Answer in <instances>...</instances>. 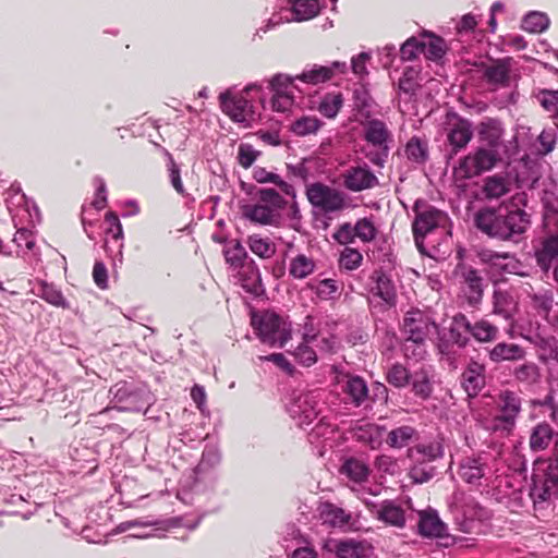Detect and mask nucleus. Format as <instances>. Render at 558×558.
<instances>
[{
	"label": "nucleus",
	"mask_w": 558,
	"mask_h": 558,
	"mask_svg": "<svg viewBox=\"0 0 558 558\" xmlns=\"http://www.w3.org/2000/svg\"><path fill=\"white\" fill-rule=\"evenodd\" d=\"M480 141L486 143L489 148L496 149L501 142L504 129L497 119H485L477 126Z\"/></svg>",
	"instance_id": "nucleus-32"
},
{
	"label": "nucleus",
	"mask_w": 558,
	"mask_h": 558,
	"mask_svg": "<svg viewBox=\"0 0 558 558\" xmlns=\"http://www.w3.org/2000/svg\"><path fill=\"white\" fill-rule=\"evenodd\" d=\"M291 4L292 20L301 22L313 19L319 12L317 0H288Z\"/></svg>",
	"instance_id": "nucleus-44"
},
{
	"label": "nucleus",
	"mask_w": 558,
	"mask_h": 558,
	"mask_svg": "<svg viewBox=\"0 0 558 558\" xmlns=\"http://www.w3.org/2000/svg\"><path fill=\"white\" fill-rule=\"evenodd\" d=\"M371 279L375 283V287L373 288L374 294L387 304L395 305L397 291L391 278L383 270H375L371 276Z\"/></svg>",
	"instance_id": "nucleus-30"
},
{
	"label": "nucleus",
	"mask_w": 558,
	"mask_h": 558,
	"mask_svg": "<svg viewBox=\"0 0 558 558\" xmlns=\"http://www.w3.org/2000/svg\"><path fill=\"white\" fill-rule=\"evenodd\" d=\"M220 461L221 453L219 449L215 446H206L195 471L198 474L207 472L210 469L216 468L220 463Z\"/></svg>",
	"instance_id": "nucleus-57"
},
{
	"label": "nucleus",
	"mask_w": 558,
	"mask_h": 558,
	"mask_svg": "<svg viewBox=\"0 0 558 558\" xmlns=\"http://www.w3.org/2000/svg\"><path fill=\"white\" fill-rule=\"evenodd\" d=\"M338 558H372L374 547L366 539L345 538L335 545Z\"/></svg>",
	"instance_id": "nucleus-20"
},
{
	"label": "nucleus",
	"mask_w": 558,
	"mask_h": 558,
	"mask_svg": "<svg viewBox=\"0 0 558 558\" xmlns=\"http://www.w3.org/2000/svg\"><path fill=\"white\" fill-rule=\"evenodd\" d=\"M544 221L548 231L554 232L557 229V234L543 242L542 248L536 252V260L544 271L554 267V276L558 281V210H548L544 216Z\"/></svg>",
	"instance_id": "nucleus-11"
},
{
	"label": "nucleus",
	"mask_w": 558,
	"mask_h": 558,
	"mask_svg": "<svg viewBox=\"0 0 558 558\" xmlns=\"http://www.w3.org/2000/svg\"><path fill=\"white\" fill-rule=\"evenodd\" d=\"M413 211L415 214L412 225L413 236L417 248L423 252L425 236L436 229H445L447 227L448 216L445 211L421 199L415 202Z\"/></svg>",
	"instance_id": "nucleus-7"
},
{
	"label": "nucleus",
	"mask_w": 558,
	"mask_h": 558,
	"mask_svg": "<svg viewBox=\"0 0 558 558\" xmlns=\"http://www.w3.org/2000/svg\"><path fill=\"white\" fill-rule=\"evenodd\" d=\"M294 77L288 74H275L269 81V89L272 93L271 108L277 112H288L294 105V96L290 90Z\"/></svg>",
	"instance_id": "nucleus-15"
},
{
	"label": "nucleus",
	"mask_w": 558,
	"mask_h": 558,
	"mask_svg": "<svg viewBox=\"0 0 558 558\" xmlns=\"http://www.w3.org/2000/svg\"><path fill=\"white\" fill-rule=\"evenodd\" d=\"M341 473L354 483H364L369 476V466L366 462L357 458L347 459L342 466Z\"/></svg>",
	"instance_id": "nucleus-41"
},
{
	"label": "nucleus",
	"mask_w": 558,
	"mask_h": 558,
	"mask_svg": "<svg viewBox=\"0 0 558 558\" xmlns=\"http://www.w3.org/2000/svg\"><path fill=\"white\" fill-rule=\"evenodd\" d=\"M287 205L286 199L274 189L258 191L256 204L245 205L243 216L252 222L268 226L275 225L280 218V210Z\"/></svg>",
	"instance_id": "nucleus-5"
},
{
	"label": "nucleus",
	"mask_w": 558,
	"mask_h": 558,
	"mask_svg": "<svg viewBox=\"0 0 558 558\" xmlns=\"http://www.w3.org/2000/svg\"><path fill=\"white\" fill-rule=\"evenodd\" d=\"M450 509L461 532L468 534L482 533V523L488 519V511L473 498H466L463 493H454Z\"/></svg>",
	"instance_id": "nucleus-4"
},
{
	"label": "nucleus",
	"mask_w": 558,
	"mask_h": 558,
	"mask_svg": "<svg viewBox=\"0 0 558 558\" xmlns=\"http://www.w3.org/2000/svg\"><path fill=\"white\" fill-rule=\"evenodd\" d=\"M474 225L489 238L519 242L531 220L530 215L520 208L484 207L474 215Z\"/></svg>",
	"instance_id": "nucleus-1"
},
{
	"label": "nucleus",
	"mask_w": 558,
	"mask_h": 558,
	"mask_svg": "<svg viewBox=\"0 0 558 558\" xmlns=\"http://www.w3.org/2000/svg\"><path fill=\"white\" fill-rule=\"evenodd\" d=\"M435 475V468L426 462H412L409 469V477L414 484H423Z\"/></svg>",
	"instance_id": "nucleus-58"
},
{
	"label": "nucleus",
	"mask_w": 558,
	"mask_h": 558,
	"mask_svg": "<svg viewBox=\"0 0 558 558\" xmlns=\"http://www.w3.org/2000/svg\"><path fill=\"white\" fill-rule=\"evenodd\" d=\"M438 325L432 315L418 308L408 311L403 318L402 331L405 335V351L409 352L410 344L417 345L418 351L413 350L412 354L422 357L425 353L424 344L430 335L436 332Z\"/></svg>",
	"instance_id": "nucleus-3"
},
{
	"label": "nucleus",
	"mask_w": 558,
	"mask_h": 558,
	"mask_svg": "<svg viewBox=\"0 0 558 558\" xmlns=\"http://www.w3.org/2000/svg\"><path fill=\"white\" fill-rule=\"evenodd\" d=\"M109 395L111 396L112 401L117 403L112 409H118L119 411H141V407L132 403V400L135 399L136 396L132 392L128 383H117L110 388ZM110 410L111 408H106L104 412H108Z\"/></svg>",
	"instance_id": "nucleus-27"
},
{
	"label": "nucleus",
	"mask_w": 558,
	"mask_h": 558,
	"mask_svg": "<svg viewBox=\"0 0 558 558\" xmlns=\"http://www.w3.org/2000/svg\"><path fill=\"white\" fill-rule=\"evenodd\" d=\"M316 260L304 253H299L289 262V276L295 280H303L313 275L316 270Z\"/></svg>",
	"instance_id": "nucleus-33"
},
{
	"label": "nucleus",
	"mask_w": 558,
	"mask_h": 558,
	"mask_svg": "<svg viewBox=\"0 0 558 558\" xmlns=\"http://www.w3.org/2000/svg\"><path fill=\"white\" fill-rule=\"evenodd\" d=\"M554 429L548 423H539L533 427L530 436V448L533 451L545 450L553 440Z\"/></svg>",
	"instance_id": "nucleus-43"
},
{
	"label": "nucleus",
	"mask_w": 558,
	"mask_h": 558,
	"mask_svg": "<svg viewBox=\"0 0 558 558\" xmlns=\"http://www.w3.org/2000/svg\"><path fill=\"white\" fill-rule=\"evenodd\" d=\"M518 312V302L511 292L496 289L493 293V314L512 320Z\"/></svg>",
	"instance_id": "nucleus-26"
},
{
	"label": "nucleus",
	"mask_w": 558,
	"mask_h": 558,
	"mask_svg": "<svg viewBox=\"0 0 558 558\" xmlns=\"http://www.w3.org/2000/svg\"><path fill=\"white\" fill-rule=\"evenodd\" d=\"M342 106L343 97L341 93H328L318 101L317 111L325 118L333 119Z\"/></svg>",
	"instance_id": "nucleus-48"
},
{
	"label": "nucleus",
	"mask_w": 558,
	"mask_h": 558,
	"mask_svg": "<svg viewBox=\"0 0 558 558\" xmlns=\"http://www.w3.org/2000/svg\"><path fill=\"white\" fill-rule=\"evenodd\" d=\"M386 432L384 426L377 424H366L356 430L357 440L368 445L372 449L379 448L383 442V436Z\"/></svg>",
	"instance_id": "nucleus-46"
},
{
	"label": "nucleus",
	"mask_w": 558,
	"mask_h": 558,
	"mask_svg": "<svg viewBox=\"0 0 558 558\" xmlns=\"http://www.w3.org/2000/svg\"><path fill=\"white\" fill-rule=\"evenodd\" d=\"M5 204L7 208L12 215V218L15 219L16 216H20V211H25L29 214V202L26 198L25 194L22 192L21 186L17 184H12L9 190L5 192Z\"/></svg>",
	"instance_id": "nucleus-38"
},
{
	"label": "nucleus",
	"mask_w": 558,
	"mask_h": 558,
	"mask_svg": "<svg viewBox=\"0 0 558 558\" xmlns=\"http://www.w3.org/2000/svg\"><path fill=\"white\" fill-rule=\"evenodd\" d=\"M363 156L374 166L383 168L388 160L393 135L387 124L379 119L367 120L363 124Z\"/></svg>",
	"instance_id": "nucleus-2"
},
{
	"label": "nucleus",
	"mask_w": 558,
	"mask_h": 558,
	"mask_svg": "<svg viewBox=\"0 0 558 558\" xmlns=\"http://www.w3.org/2000/svg\"><path fill=\"white\" fill-rule=\"evenodd\" d=\"M471 322L468 317L458 313L452 317L449 327L450 341L459 348H465L470 342Z\"/></svg>",
	"instance_id": "nucleus-31"
},
{
	"label": "nucleus",
	"mask_w": 558,
	"mask_h": 558,
	"mask_svg": "<svg viewBox=\"0 0 558 558\" xmlns=\"http://www.w3.org/2000/svg\"><path fill=\"white\" fill-rule=\"evenodd\" d=\"M253 178L258 183H274L275 185L279 186L281 192H283L286 195L292 197L295 196L293 185L281 180L278 174L268 171L264 167H255L253 170Z\"/></svg>",
	"instance_id": "nucleus-45"
},
{
	"label": "nucleus",
	"mask_w": 558,
	"mask_h": 558,
	"mask_svg": "<svg viewBox=\"0 0 558 558\" xmlns=\"http://www.w3.org/2000/svg\"><path fill=\"white\" fill-rule=\"evenodd\" d=\"M499 156L496 149L480 147L460 160L457 172L465 179H470L493 169Z\"/></svg>",
	"instance_id": "nucleus-13"
},
{
	"label": "nucleus",
	"mask_w": 558,
	"mask_h": 558,
	"mask_svg": "<svg viewBox=\"0 0 558 558\" xmlns=\"http://www.w3.org/2000/svg\"><path fill=\"white\" fill-rule=\"evenodd\" d=\"M318 397L312 391L293 393L287 410L290 416L300 426L311 425L320 413Z\"/></svg>",
	"instance_id": "nucleus-12"
},
{
	"label": "nucleus",
	"mask_w": 558,
	"mask_h": 558,
	"mask_svg": "<svg viewBox=\"0 0 558 558\" xmlns=\"http://www.w3.org/2000/svg\"><path fill=\"white\" fill-rule=\"evenodd\" d=\"M511 59H500L488 65L484 71L486 81L492 85L506 86L509 83Z\"/></svg>",
	"instance_id": "nucleus-36"
},
{
	"label": "nucleus",
	"mask_w": 558,
	"mask_h": 558,
	"mask_svg": "<svg viewBox=\"0 0 558 558\" xmlns=\"http://www.w3.org/2000/svg\"><path fill=\"white\" fill-rule=\"evenodd\" d=\"M293 77L294 81L300 80L304 83L316 85L332 77V68L315 64L310 69H305L300 75Z\"/></svg>",
	"instance_id": "nucleus-49"
},
{
	"label": "nucleus",
	"mask_w": 558,
	"mask_h": 558,
	"mask_svg": "<svg viewBox=\"0 0 558 558\" xmlns=\"http://www.w3.org/2000/svg\"><path fill=\"white\" fill-rule=\"evenodd\" d=\"M343 391L355 407L362 405L368 398L367 384L360 376L345 375Z\"/></svg>",
	"instance_id": "nucleus-34"
},
{
	"label": "nucleus",
	"mask_w": 558,
	"mask_h": 558,
	"mask_svg": "<svg viewBox=\"0 0 558 558\" xmlns=\"http://www.w3.org/2000/svg\"><path fill=\"white\" fill-rule=\"evenodd\" d=\"M405 155L413 162L424 163L428 158L427 143L416 136L412 137L405 145Z\"/></svg>",
	"instance_id": "nucleus-54"
},
{
	"label": "nucleus",
	"mask_w": 558,
	"mask_h": 558,
	"mask_svg": "<svg viewBox=\"0 0 558 558\" xmlns=\"http://www.w3.org/2000/svg\"><path fill=\"white\" fill-rule=\"evenodd\" d=\"M550 483L546 482L541 477V474L534 473L533 475V484L530 489V496L533 499L535 506L542 505L549 500L553 488Z\"/></svg>",
	"instance_id": "nucleus-50"
},
{
	"label": "nucleus",
	"mask_w": 558,
	"mask_h": 558,
	"mask_svg": "<svg viewBox=\"0 0 558 558\" xmlns=\"http://www.w3.org/2000/svg\"><path fill=\"white\" fill-rule=\"evenodd\" d=\"M463 291L469 305L475 307L483 298V278L474 268H464L462 271Z\"/></svg>",
	"instance_id": "nucleus-25"
},
{
	"label": "nucleus",
	"mask_w": 558,
	"mask_h": 558,
	"mask_svg": "<svg viewBox=\"0 0 558 558\" xmlns=\"http://www.w3.org/2000/svg\"><path fill=\"white\" fill-rule=\"evenodd\" d=\"M247 244L255 255L264 259L272 257L276 253L275 244L268 238L258 234L248 236Z\"/></svg>",
	"instance_id": "nucleus-53"
},
{
	"label": "nucleus",
	"mask_w": 558,
	"mask_h": 558,
	"mask_svg": "<svg viewBox=\"0 0 558 558\" xmlns=\"http://www.w3.org/2000/svg\"><path fill=\"white\" fill-rule=\"evenodd\" d=\"M344 185L348 190L360 192L378 185V179L366 166H356L348 169L343 175Z\"/></svg>",
	"instance_id": "nucleus-19"
},
{
	"label": "nucleus",
	"mask_w": 558,
	"mask_h": 558,
	"mask_svg": "<svg viewBox=\"0 0 558 558\" xmlns=\"http://www.w3.org/2000/svg\"><path fill=\"white\" fill-rule=\"evenodd\" d=\"M252 325L259 340L270 347H283L291 337V327L279 315L265 312L259 318L253 317Z\"/></svg>",
	"instance_id": "nucleus-8"
},
{
	"label": "nucleus",
	"mask_w": 558,
	"mask_h": 558,
	"mask_svg": "<svg viewBox=\"0 0 558 558\" xmlns=\"http://www.w3.org/2000/svg\"><path fill=\"white\" fill-rule=\"evenodd\" d=\"M239 279L242 288L247 293L255 296L264 294L265 288L262 281V276L258 267L252 258L240 267Z\"/></svg>",
	"instance_id": "nucleus-23"
},
{
	"label": "nucleus",
	"mask_w": 558,
	"mask_h": 558,
	"mask_svg": "<svg viewBox=\"0 0 558 558\" xmlns=\"http://www.w3.org/2000/svg\"><path fill=\"white\" fill-rule=\"evenodd\" d=\"M538 104L553 116H558V90L539 89L534 94Z\"/></svg>",
	"instance_id": "nucleus-61"
},
{
	"label": "nucleus",
	"mask_w": 558,
	"mask_h": 558,
	"mask_svg": "<svg viewBox=\"0 0 558 558\" xmlns=\"http://www.w3.org/2000/svg\"><path fill=\"white\" fill-rule=\"evenodd\" d=\"M461 385L469 397H475L485 386V367L471 361L461 375Z\"/></svg>",
	"instance_id": "nucleus-22"
},
{
	"label": "nucleus",
	"mask_w": 558,
	"mask_h": 558,
	"mask_svg": "<svg viewBox=\"0 0 558 558\" xmlns=\"http://www.w3.org/2000/svg\"><path fill=\"white\" fill-rule=\"evenodd\" d=\"M444 446L439 440L418 442L407 450V457L411 462H426L432 464L444 457Z\"/></svg>",
	"instance_id": "nucleus-21"
},
{
	"label": "nucleus",
	"mask_w": 558,
	"mask_h": 558,
	"mask_svg": "<svg viewBox=\"0 0 558 558\" xmlns=\"http://www.w3.org/2000/svg\"><path fill=\"white\" fill-rule=\"evenodd\" d=\"M514 378L526 385H534L539 381V367L533 362H525L513 369Z\"/></svg>",
	"instance_id": "nucleus-55"
},
{
	"label": "nucleus",
	"mask_w": 558,
	"mask_h": 558,
	"mask_svg": "<svg viewBox=\"0 0 558 558\" xmlns=\"http://www.w3.org/2000/svg\"><path fill=\"white\" fill-rule=\"evenodd\" d=\"M225 258L228 264L233 267H241L242 264L248 262L245 247L238 241L228 242L223 250Z\"/></svg>",
	"instance_id": "nucleus-51"
},
{
	"label": "nucleus",
	"mask_w": 558,
	"mask_h": 558,
	"mask_svg": "<svg viewBox=\"0 0 558 558\" xmlns=\"http://www.w3.org/2000/svg\"><path fill=\"white\" fill-rule=\"evenodd\" d=\"M420 433L411 425H401L387 433L386 442L392 449H402L417 441Z\"/></svg>",
	"instance_id": "nucleus-29"
},
{
	"label": "nucleus",
	"mask_w": 558,
	"mask_h": 558,
	"mask_svg": "<svg viewBox=\"0 0 558 558\" xmlns=\"http://www.w3.org/2000/svg\"><path fill=\"white\" fill-rule=\"evenodd\" d=\"M447 141L451 146L452 153L466 147L473 137V128L471 121L451 112L447 114Z\"/></svg>",
	"instance_id": "nucleus-17"
},
{
	"label": "nucleus",
	"mask_w": 558,
	"mask_h": 558,
	"mask_svg": "<svg viewBox=\"0 0 558 558\" xmlns=\"http://www.w3.org/2000/svg\"><path fill=\"white\" fill-rule=\"evenodd\" d=\"M471 336L478 342H493L498 338L499 329L490 322L482 318L471 323Z\"/></svg>",
	"instance_id": "nucleus-47"
},
{
	"label": "nucleus",
	"mask_w": 558,
	"mask_h": 558,
	"mask_svg": "<svg viewBox=\"0 0 558 558\" xmlns=\"http://www.w3.org/2000/svg\"><path fill=\"white\" fill-rule=\"evenodd\" d=\"M325 123L316 116L303 114L296 118L290 126V131L296 136L315 135Z\"/></svg>",
	"instance_id": "nucleus-40"
},
{
	"label": "nucleus",
	"mask_w": 558,
	"mask_h": 558,
	"mask_svg": "<svg viewBox=\"0 0 558 558\" xmlns=\"http://www.w3.org/2000/svg\"><path fill=\"white\" fill-rule=\"evenodd\" d=\"M490 468L484 454H471L461 458L458 462L457 476L463 483L480 487L487 477Z\"/></svg>",
	"instance_id": "nucleus-14"
},
{
	"label": "nucleus",
	"mask_w": 558,
	"mask_h": 558,
	"mask_svg": "<svg viewBox=\"0 0 558 558\" xmlns=\"http://www.w3.org/2000/svg\"><path fill=\"white\" fill-rule=\"evenodd\" d=\"M363 260L362 254L352 247H345L340 255L339 264L347 270L357 269Z\"/></svg>",
	"instance_id": "nucleus-64"
},
{
	"label": "nucleus",
	"mask_w": 558,
	"mask_h": 558,
	"mask_svg": "<svg viewBox=\"0 0 558 558\" xmlns=\"http://www.w3.org/2000/svg\"><path fill=\"white\" fill-rule=\"evenodd\" d=\"M420 87V71L413 66H407L398 82L399 95H403L405 100H412Z\"/></svg>",
	"instance_id": "nucleus-37"
},
{
	"label": "nucleus",
	"mask_w": 558,
	"mask_h": 558,
	"mask_svg": "<svg viewBox=\"0 0 558 558\" xmlns=\"http://www.w3.org/2000/svg\"><path fill=\"white\" fill-rule=\"evenodd\" d=\"M263 85L259 83H252L244 87L239 94H233L230 90H226L220 94V107L221 110L236 123H247L254 114L252 102L244 96L250 92H260Z\"/></svg>",
	"instance_id": "nucleus-9"
},
{
	"label": "nucleus",
	"mask_w": 558,
	"mask_h": 558,
	"mask_svg": "<svg viewBox=\"0 0 558 558\" xmlns=\"http://www.w3.org/2000/svg\"><path fill=\"white\" fill-rule=\"evenodd\" d=\"M306 196L311 205L323 214L340 211L345 206L343 192L320 182L308 185Z\"/></svg>",
	"instance_id": "nucleus-10"
},
{
	"label": "nucleus",
	"mask_w": 558,
	"mask_h": 558,
	"mask_svg": "<svg viewBox=\"0 0 558 558\" xmlns=\"http://www.w3.org/2000/svg\"><path fill=\"white\" fill-rule=\"evenodd\" d=\"M549 25V19L541 12H531L522 21V28L530 33H542Z\"/></svg>",
	"instance_id": "nucleus-60"
},
{
	"label": "nucleus",
	"mask_w": 558,
	"mask_h": 558,
	"mask_svg": "<svg viewBox=\"0 0 558 558\" xmlns=\"http://www.w3.org/2000/svg\"><path fill=\"white\" fill-rule=\"evenodd\" d=\"M319 517L323 521V524L329 525L331 527H343L351 520V514L347 513L342 508L330 502H324L320 505Z\"/></svg>",
	"instance_id": "nucleus-35"
},
{
	"label": "nucleus",
	"mask_w": 558,
	"mask_h": 558,
	"mask_svg": "<svg viewBox=\"0 0 558 558\" xmlns=\"http://www.w3.org/2000/svg\"><path fill=\"white\" fill-rule=\"evenodd\" d=\"M355 235L363 242H371L377 234V229L369 218H362L354 225Z\"/></svg>",
	"instance_id": "nucleus-63"
},
{
	"label": "nucleus",
	"mask_w": 558,
	"mask_h": 558,
	"mask_svg": "<svg viewBox=\"0 0 558 558\" xmlns=\"http://www.w3.org/2000/svg\"><path fill=\"white\" fill-rule=\"evenodd\" d=\"M526 352L517 343L498 342L488 350V357L494 363L515 362L523 360Z\"/></svg>",
	"instance_id": "nucleus-28"
},
{
	"label": "nucleus",
	"mask_w": 558,
	"mask_h": 558,
	"mask_svg": "<svg viewBox=\"0 0 558 558\" xmlns=\"http://www.w3.org/2000/svg\"><path fill=\"white\" fill-rule=\"evenodd\" d=\"M542 472L541 477L550 483L551 486L558 485V452L550 459L538 462L535 473Z\"/></svg>",
	"instance_id": "nucleus-59"
},
{
	"label": "nucleus",
	"mask_w": 558,
	"mask_h": 558,
	"mask_svg": "<svg viewBox=\"0 0 558 558\" xmlns=\"http://www.w3.org/2000/svg\"><path fill=\"white\" fill-rule=\"evenodd\" d=\"M532 306L542 315H547L554 305L553 292L543 290L530 294Z\"/></svg>",
	"instance_id": "nucleus-62"
},
{
	"label": "nucleus",
	"mask_w": 558,
	"mask_h": 558,
	"mask_svg": "<svg viewBox=\"0 0 558 558\" xmlns=\"http://www.w3.org/2000/svg\"><path fill=\"white\" fill-rule=\"evenodd\" d=\"M411 373L400 363L391 365L386 373V380L395 388H404L410 384Z\"/></svg>",
	"instance_id": "nucleus-56"
},
{
	"label": "nucleus",
	"mask_w": 558,
	"mask_h": 558,
	"mask_svg": "<svg viewBox=\"0 0 558 558\" xmlns=\"http://www.w3.org/2000/svg\"><path fill=\"white\" fill-rule=\"evenodd\" d=\"M510 185V181L504 175H489L483 181L482 193L487 199H497L509 193Z\"/></svg>",
	"instance_id": "nucleus-39"
},
{
	"label": "nucleus",
	"mask_w": 558,
	"mask_h": 558,
	"mask_svg": "<svg viewBox=\"0 0 558 558\" xmlns=\"http://www.w3.org/2000/svg\"><path fill=\"white\" fill-rule=\"evenodd\" d=\"M410 383L412 384V390L416 396L422 399H427L430 396L432 384L428 372L424 367H421L411 374Z\"/></svg>",
	"instance_id": "nucleus-52"
},
{
	"label": "nucleus",
	"mask_w": 558,
	"mask_h": 558,
	"mask_svg": "<svg viewBox=\"0 0 558 558\" xmlns=\"http://www.w3.org/2000/svg\"><path fill=\"white\" fill-rule=\"evenodd\" d=\"M307 288L324 301L335 300L340 295V286L333 279L312 280Z\"/></svg>",
	"instance_id": "nucleus-42"
},
{
	"label": "nucleus",
	"mask_w": 558,
	"mask_h": 558,
	"mask_svg": "<svg viewBox=\"0 0 558 558\" xmlns=\"http://www.w3.org/2000/svg\"><path fill=\"white\" fill-rule=\"evenodd\" d=\"M418 533L425 537L442 538L447 535V525L434 509L418 512Z\"/></svg>",
	"instance_id": "nucleus-24"
},
{
	"label": "nucleus",
	"mask_w": 558,
	"mask_h": 558,
	"mask_svg": "<svg viewBox=\"0 0 558 558\" xmlns=\"http://www.w3.org/2000/svg\"><path fill=\"white\" fill-rule=\"evenodd\" d=\"M365 505L377 520L395 527H404L405 512L395 500H384L379 505L365 500Z\"/></svg>",
	"instance_id": "nucleus-18"
},
{
	"label": "nucleus",
	"mask_w": 558,
	"mask_h": 558,
	"mask_svg": "<svg viewBox=\"0 0 558 558\" xmlns=\"http://www.w3.org/2000/svg\"><path fill=\"white\" fill-rule=\"evenodd\" d=\"M480 260L501 274L526 276L525 266L512 254L483 248L477 254Z\"/></svg>",
	"instance_id": "nucleus-16"
},
{
	"label": "nucleus",
	"mask_w": 558,
	"mask_h": 558,
	"mask_svg": "<svg viewBox=\"0 0 558 558\" xmlns=\"http://www.w3.org/2000/svg\"><path fill=\"white\" fill-rule=\"evenodd\" d=\"M521 409L522 400L517 392L501 391L496 399L497 414L487 421L486 428L494 433L509 435L515 427Z\"/></svg>",
	"instance_id": "nucleus-6"
}]
</instances>
